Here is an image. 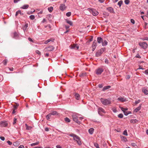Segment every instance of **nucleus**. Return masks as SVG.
I'll use <instances>...</instances> for the list:
<instances>
[{
	"instance_id": "1",
	"label": "nucleus",
	"mask_w": 148,
	"mask_h": 148,
	"mask_svg": "<svg viewBox=\"0 0 148 148\" xmlns=\"http://www.w3.org/2000/svg\"><path fill=\"white\" fill-rule=\"evenodd\" d=\"M69 136L73 137V140L76 141L79 145H82V143L81 141V138L79 136L73 133L70 134Z\"/></svg>"
},
{
	"instance_id": "2",
	"label": "nucleus",
	"mask_w": 148,
	"mask_h": 148,
	"mask_svg": "<svg viewBox=\"0 0 148 148\" xmlns=\"http://www.w3.org/2000/svg\"><path fill=\"white\" fill-rule=\"evenodd\" d=\"M100 101L105 106L110 104L111 102L110 100L104 98H101Z\"/></svg>"
},
{
	"instance_id": "3",
	"label": "nucleus",
	"mask_w": 148,
	"mask_h": 148,
	"mask_svg": "<svg viewBox=\"0 0 148 148\" xmlns=\"http://www.w3.org/2000/svg\"><path fill=\"white\" fill-rule=\"evenodd\" d=\"M72 117L74 121L77 123L79 124L80 123V121L79 120V116H77V114L75 113L72 114Z\"/></svg>"
},
{
	"instance_id": "4",
	"label": "nucleus",
	"mask_w": 148,
	"mask_h": 148,
	"mask_svg": "<svg viewBox=\"0 0 148 148\" xmlns=\"http://www.w3.org/2000/svg\"><path fill=\"white\" fill-rule=\"evenodd\" d=\"M105 50V48H101L99 50H98L96 53L95 56L96 57H99L100 56L101 54Z\"/></svg>"
},
{
	"instance_id": "5",
	"label": "nucleus",
	"mask_w": 148,
	"mask_h": 148,
	"mask_svg": "<svg viewBox=\"0 0 148 148\" xmlns=\"http://www.w3.org/2000/svg\"><path fill=\"white\" fill-rule=\"evenodd\" d=\"M104 69L101 67L98 68L95 70V73L97 75H101Z\"/></svg>"
},
{
	"instance_id": "6",
	"label": "nucleus",
	"mask_w": 148,
	"mask_h": 148,
	"mask_svg": "<svg viewBox=\"0 0 148 148\" xmlns=\"http://www.w3.org/2000/svg\"><path fill=\"white\" fill-rule=\"evenodd\" d=\"M54 49L53 47L50 46L45 48L44 49V50L45 52L51 51H53Z\"/></svg>"
},
{
	"instance_id": "7",
	"label": "nucleus",
	"mask_w": 148,
	"mask_h": 148,
	"mask_svg": "<svg viewBox=\"0 0 148 148\" xmlns=\"http://www.w3.org/2000/svg\"><path fill=\"white\" fill-rule=\"evenodd\" d=\"M90 13L94 16L97 15L99 14L98 12L95 10L94 9H90L89 10Z\"/></svg>"
},
{
	"instance_id": "8",
	"label": "nucleus",
	"mask_w": 148,
	"mask_h": 148,
	"mask_svg": "<svg viewBox=\"0 0 148 148\" xmlns=\"http://www.w3.org/2000/svg\"><path fill=\"white\" fill-rule=\"evenodd\" d=\"M139 45L142 48L144 49H146L147 46V43L145 42H140Z\"/></svg>"
},
{
	"instance_id": "9",
	"label": "nucleus",
	"mask_w": 148,
	"mask_h": 148,
	"mask_svg": "<svg viewBox=\"0 0 148 148\" xmlns=\"http://www.w3.org/2000/svg\"><path fill=\"white\" fill-rule=\"evenodd\" d=\"M12 37L16 39H19V35L18 33L15 32L12 34Z\"/></svg>"
},
{
	"instance_id": "10",
	"label": "nucleus",
	"mask_w": 148,
	"mask_h": 148,
	"mask_svg": "<svg viewBox=\"0 0 148 148\" xmlns=\"http://www.w3.org/2000/svg\"><path fill=\"white\" fill-rule=\"evenodd\" d=\"M98 112L100 115H102V113H105L106 112L103 109L101 108H99L98 109Z\"/></svg>"
},
{
	"instance_id": "11",
	"label": "nucleus",
	"mask_w": 148,
	"mask_h": 148,
	"mask_svg": "<svg viewBox=\"0 0 148 148\" xmlns=\"http://www.w3.org/2000/svg\"><path fill=\"white\" fill-rule=\"evenodd\" d=\"M8 125L6 121H3L0 122V125L1 127H6Z\"/></svg>"
},
{
	"instance_id": "12",
	"label": "nucleus",
	"mask_w": 148,
	"mask_h": 148,
	"mask_svg": "<svg viewBox=\"0 0 148 148\" xmlns=\"http://www.w3.org/2000/svg\"><path fill=\"white\" fill-rule=\"evenodd\" d=\"M117 100L122 102H125L127 101L126 99L124 98V97H122L121 96L119 97L118 98Z\"/></svg>"
},
{
	"instance_id": "13",
	"label": "nucleus",
	"mask_w": 148,
	"mask_h": 148,
	"mask_svg": "<svg viewBox=\"0 0 148 148\" xmlns=\"http://www.w3.org/2000/svg\"><path fill=\"white\" fill-rule=\"evenodd\" d=\"M107 10L110 13H114V12L113 8L111 7H109L107 8Z\"/></svg>"
},
{
	"instance_id": "14",
	"label": "nucleus",
	"mask_w": 148,
	"mask_h": 148,
	"mask_svg": "<svg viewBox=\"0 0 148 148\" xmlns=\"http://www.w3.org/2000/svg\"><path fill=\"white\" fill-rule=\"evenodd\" d=\"M71 49H78L79 47L77 44H74L73 45H71Z\"/></svg>"
},
{
	"instance_id": "15",
	"label": "nucleus",
	"mask_w": 148,
	"mask_h": 148,
	"mask_svg": "<svg viewBox=\"0 0 148 148\" xmlns=\"http://www.w3.org/2000/svg\"><path fill=\"white\" fill-rule=\"evenodd\" d=\"M60 9L62 11H63L66 8V6L65 5L61 4L60 5Z\"/></svg>"
},
{
	"instance_id": "16",
	"label": "nucleus",
	"mask_w": 148,
	"mask_h": 148,
	"mask_svg": "<svg viewBox=\"0 0 148 148\" xmlns=\"http://www.w3.org/2000/svg\"><path fill=\"white\" fill-rule=\"evenodd\" d=\"M141 104H140L139 105V106L136 108L134 110V112H137L138 111H139L141 108Z\"/></svg>"
},
{
	"instance_id": "17",
	"label": "nucleus",
	"mask_w": 148,
	"mask_h": 148,
	"mask_svg": "<svg viewBox=\"0 0 148 148\" xmlns=\"http://www.w3.org/2000/svg\"><path fill=\"white\" fill-rule=\"evenodd\" d=\"M97 41L99 43H100L103 41V39L101 37H98L97 38Z\"/></svg>"
},
{
	"instance_id": "18",
	"label": "nucleus",
	"mask_w": 148,
	"mask_h": 148,
	"mask_svg": "<svg viewBox=\"0 0 148 148\" xmlns=\"http://www.w3.org/2000/svg\"><path fill=\"white\" fill-rule=\"evenodd\" d=\"M29 7V5L28 4H26L23 5L22 7L21 8L24 9H27Z\"/></svg>"
},
{
	"instance_id": "19",
	"label": "nucleus",
	"mask_w": 148,
	"mask_h": 148,
	"mask_svg": "<svg viewBox=\"0 0 148 148\" xmlns=\"http://www.w3.org/2000/svg\"><path fill=\"white\" fill-rule=\"evenodd\" d=\"M138 120L136 119H132L130 120V122L131 123H134L138 122Z\"/></svg>"
},
{
	"instance_id": "20",
	"label": "nucleus",
	"mask_w": 148,
	"mask_h": 148,
	"mask_svg": "<svg viewBox=\"0 0 148 148\" xmlns=\"http://www.w3.org/2000/svg\"><path fill=\"white\" fill-rule=\"evenodd\" d=\"M94 129L93 128H91L88 130L89 133L90 134H92L93 133Z\"/></svg>"
},
{
	"instance_id": "21",
	"label": "nucleus",
	"mask_w": 148,
	"mask_h": 148,
	"mask_svg": "<svg viewBox=\"0 0 148 148\" xmlns=\"http://www.w3.org/2000/svg\"><path fill=\"white\" fill-rule=\"evenodd\" d=\"M102 44L103 46H106L108 44V42L106 40L103 41L102 42Z\"/></svg>"
},
{
	"instance_id": "22",
	"label": "nucleus",
	"mask_w": 148,
	"mask_h": 148,
	"mask_svg": "<svg viewBox=\"0 0 148 148\" xmlns=\"http://www.w3.org/2000/svg\"><path fill=\"white\" fill-rule=\"evenodd\" d=\"M110 86H104L102 89V90L104 91L106 90L107 89H108L110 88Z\"/></svg>"
},
{
	"instance_id": "23",
	"label": "nucleus",
	"mask_w": 148,
	"mask_h": 148,
	"mask_svg": "<svg viewBox=\"0 0 148 148\" xmlns=\"http://www.w3.org/2000/svg\"><path fill=\"white\" fill-rule=\"evenodd\" d=\"M19 14L21 15H23V13H22L21 10H19L18 11L16 12L15 14L16 16Z\"/></svg>"
},
{
	"instance_id": "24",
	"label": "nucleus",
	"mask_w": 148,
	"mask_h": 148,
	"mask_svg": "<svg viewBox=\"0 0 148 148\" xmlns=\"http://www.w3.org/2000/svg\"><path fill=\"white\" fill-rule=\"evenodd\" d=\"M50 113L51 114V115H58V114L57 112L55 111H51V112Z\"/></svg>"
},
{
	"instance_id": "25",
	"label": "nucleus",
	"mask_w": 148,
	"mask_h": 148,
	"mask_svg": "<svg viewBox=\"0 0 148 148\" xmlns=\"http://www.w3.org/2000/svg\"><path fill=\"white\" fill-rule=\"evenodd\" d=\"M75 98L77 100H79L80 98V95L77 93H76L75 95Z\"/></svg>"
},
{
	"instance_id": "26",
	"label": "nucleus",
	"mask_w": 148,
	"mask_h": 148,
	"mask_svg": "<svg viewBox=\"0 0 148 148\" xmlns=\"http://www.w3.org/2000/svg\"><path fill=\"white\" fill-rule=\"evenodd\" d=\"M79 76L82 77H84L86 76V73H82L79 74Z\"/></svg>"
},
{
	"instance_id": "27",
	"label": "nucleus",
	"mask_w": 148,
	"mask_h": 148,
	"mask_svg": "<svg viewBox=\"0 0 148 148\" xmlns=\"http://www.w3.org/2000/svg\"><path fill=\"white\" fill-rule=\"evenodd\" d=\"M51 114L50 113L49 114H48L46 116V118L47 120H49V119H50L51 116Z\"/></svg>"
},
{
	"instance_id": "28",
	"label": "nucleus",
	"mask_w": 148,
	"mask_h": 148,
	"mask_svg": "<svg viewBox=\"0 0 148 148\" xmlns=\"http://www.w3.org/2000/svg\"><path fill=\"white\" fill-rule=\"evenodd\" d=\"M143 91L146 95L148 94V90L147 89L144 88L143 89Z\"/></svg>"
},
{
	"instance_id": "29",
	"label": "nucleus",
	"mask_w": 148,
	"mask_h": 148,
	"mask_svg": "<svg viewBox=\"0 0 148 148\" xmlns=\"http://www.w3.org/2000/svg\"><path fill=\"white\" fill-rule=\"evenodd\" d=\"M25 125L26 127V129L27 130H30L32 128V127L28 126L27 124H25Z\"/></svg>"
},
{
	"instance_id": "30",
	"label": "nucleus",
	"mask_w": 148,
	"mask_h": 148,
	"mask_svg": "<svg viewBox=\"0 0 148 148\" xmlns=\"http://www.w3.org/2000/svg\"><path fill=\"white\" fill-rule=\"evenodd\" d=\"M97 46V43L95 42V40L94 41H93L92 47H96Z\"/></svg>"
},
{
	"instance_id": "31",
	"label": "nucleus",
	"mask_w": 148,
	"mask_h": 148,
	"mask_svg": "<svg viewBox=\"0 0 148 148\" xmlns=\"http://www.w3.org/2000/svg\"><path fill=\"white\" fill-rule=\"evenodd\" d=\"M66 23L69 24L70 25H73V23L72 22V21H69L68 20H67L66 19Z\"/></svg>"
},
{
	"instance_id": "32",
	"label": "nucleus",
	"mask_w": 148,
	"mask_h": 148,
	"mask_svg": "<svg viewBox=\"0 0 148 148\" xmlns=\"http://www.w3.org/2000/svg\"><path fill=\"white\" fill-rule=\"evenodd\" d=\"M48 10L50 12H51L53 10V8L52 7H49L48 8Z\"/></svg>"
},
{
	"instance_id": "33",
	"label": "nucleus",
	"mask_w": 148,
	"mask_h": 148,
	"mask_svg": "<svg viewBox=\"0 0 148 148\" xmlns=\"http://www.w3.org/2000/svg\"><path fill=\"white\" fill-rule=\"evenodd\" d=\"M123 3V1L122 0H121L119 1L118 3V5H119L120 7H121V5Z\"/></svg>"
},
{
	"instance_id": "34",
	"label": "nucleus",
	"mask_w": 148,
	"mask_h": 148,
	"mask_svg": "<svg viewBox=\"0 0 148 148\" xmlns=\"http://www.w3.org/2000/svg\"><path fill=\"white\" fill-rule=\"evenodd\" d=\"M39 144V142H37L36 143H32V144H31V146H35V145H38Z\"/></svg>"
},
{
	"instance_id": "35",
	"label": "nucleus",
	"mask_w": 148,
	"mask_h": 148,
	"mask_svg": "<svg viewBox=\"0 0 148 148\" xmlns=\"http://www.w3.org/2000/svg\"><path fill=\"white\" fill-rule=\"evenodd\" d=\"M65 121L67 123L70 122V119L67 117H66L64 119Z\"/></svg>"
},
{
	"instance_id": "36",
	"label": "nucleus",
	"mask_w": 148,
	"mask_h": 148,
	"mask_svg": "<svg viewBox=\"0 0 148 148\" xmlns=\"http://www.w3.org/2000/svg\"><path fill=\"white\" fill-rule=\"evenodd\" d=\"M35 16L34 15H31L29 16V18L31 20H33L35 18Z\"/></svg>"
},
{
	"instance_id": "37",
	"label": "nucleus",
	"mask_w": 148,
	"mask_h": 148,
	"mask_svg": "<svg viewBox=\"0 0 148 148\" xmlns=\"http://www.w3.org/2000/svg\"><path fill=\"white\" fill-rule=\"evenodd\" d=\"M124 2L126 5H127L129 4L130 1L129 0H125Z\"/></svg>"
},
{
	"instance_id": "38",
	"label": "nucleus",
	"mask_w": 148,
	"mask_h": 148,
	"mask_svg": "<svg viewBox=\"0 0 148 148\" xmlns=\"http://www.w3.org/2000/svg\"><path fill=\"white\" fill-rule=\"evenodd\" d=\"M71 15V12H69L67 13L66 14V15L67 16H70Z\"/></svg>"
},
{
	"instance_id": "39",
	"label": "nucleus",
	"mask_w": 148,
	"mask_h": 148,
	"mask_svg": "<svg viewBox=\"0 0 148 148\" xmlns=\"http://www.w3.org/2000/svg\"><path fill=\"white\" fill-rule=\"evenodd\" d=\"M123 134L126 136L127 135V131L126 130H125L124 131L123 133Z\"/></svg>"
},
{
	"instance_id": "40",
	"label": "nucleus",
	"mask_w": 148,
	"mask_h": 148,
	"mask_svg": "<svg viewBox=\"0 0 148 148\" xmlns=\"http://www.w3.org/2000/svg\"><path fill=\"white\" fill-rule=\"evenodd\" d=\"M94 145L96 148H100L99 147L98 144L97 143H94Z\"/></svg>"
},
{
	"instance_id": "41",
	"label": "nucleus",
	"mask_w": 148,
	"mask_h": 148,
	"mask_svg": "<svg viewBox=\"0 0 148 148\" xmlns=\"http://www.w3.org/2000/svg\"><path fill=\"white\" fill-rule=\"evenodd\" d=\"M3 64L4 65H6L8 62V60H4L3 61Z\"/></svg>"
},
{
	"instance_id": "42",
	"label": "nucleus",
	"mask_w": 148,
	"mask_h": 148,
	"mask_svg": "<svg viewBox=\"0 0 148 148\" xmlns=\"http://www.w3.org/2000/svg\"><path fill=\"white\" fill-rule=\"evenodd\" d=\"M118 116L120 118H122L123 117V115L122 114H120L118 115Z\"/></svg>"
},
{
	"instance_id": "43",
	"label": "nucleus",
	"mask_w": 148,
	"mask_h": 148,
	"mask_svg": "<svg viewBox=\"0 0 148 148\" xmlns=\"http://www.w3.org/2000/svg\"><path fill=\"white\" fill-rule=\"evenodd\" d=\"M17 121V119L16 118H14V121L13 123V125L15 124L16 122Z\"/></svg>"
},
{
	"instance_id": "44",
	"label": "nucleus",
	"mask_w": 148,
	"mask_h": 148,
	"mask_svg": "<svg viewBox=\"0 0 148 148\" xmlns=\"http://www.w3.org/2000/svg\"><path fill=\"white\" fill-rule=\"evenodd\" d=\"M140 102V99L138 100L137 101H135V104H137L138 103H139Z\"/></svg>"
},
{
	"instance_id": "45",
	"label": "nucleus",
	"mask_w": 148,
	"mask_h": 148,
	"mask_svg": "<svg viewBox=\"0 0 148 148\" xmlns=\"http://www.w3.org/2000/svg\"><path fill=\"white\" fill-rule=\"evenodd\" d=\"M51 40L50 39H48L45 42V44H47V43L51 41Z\"/></svg>"
},
{
	"instance_id": "46",
	"label": "nucleus",
	"mask_w": 148,
	"mask_h": 148,
	"mask_svg": "<svg viewBox=\"0 0 148 148\" xmlns=\"http://www.w3.org/2000/svg\"><path fill=\"white\" fill-rule=\"evenodd\" d=\"M105 62L107 64H108L109 63V61L107 59H106L105 60Z\"/></svg>"
},
{
	"instance_id": "47",
	"label": "nucleus",
	"mask_w": 148,
	"mask_h": 148,
	"mask_svg": "<svg viewBox=\"0 0 148 148\" xmlns=\"http://www.w3.org/2000/svg\"><path fill=\"white\" fill-rule=\"evenodd\" d=\"M131 145L133 147H134L135 146H137L136 144L134 143H131Z\"/></svg>"
},
{
	"instance_id": "48",
	"label": "nucleus",
	"mask_w": 148,
	"mask_h": 148,
	"mask_svg": "<svg viewBox=\"0 0 148 148\" xmlns=\"http://www.w3.org/2000/svg\"><path fill=\"white\" fill-rule=\"evenodd\" d=\"M13 144L15 146H17L18 145V143L16 142H14L13 143Z\"/></svg>"
},
{
	"instance_id": "49",
	"label": "nucleus",
	"mask_w": 148,
	"mask_h": 148,
	"mask_svg": "<svg viewBox=\"0 0 148 148\" xmlns=\"http://www.w3.org/2000/svg\"><path fill=\"white\" fill-rule=\"evenodd\" d=\"M103 86V84H99L98 86L100 88H102Z\"/></svg>"
},
{
	"instance_id": "50",
	"label": "nucleus",
	"mask_w": 148,
	"mask_h": 148,
	"mask_svg": "<svg viewBox=\"0 0 148 148\" xmlns=\"http://www.w3.org/2000/svg\"><path fill=\"white\" fill-rule=\"evenodd\" d=\"M36 53L37 54H38L39 55H40V54H41V53L40 52L38 51V50H36Z\"/></svg>"
},
{
	"instance_id": "51",
	"label": "nucleus",
	"mask_w": 148,
	"mask_h": 148,
	"mask_svg": "<svg viewBox=\"0 0 148 148\" xmlns=\"http://www.w3.org/2000/svg\"><path fill=\"white\" fill-rule=\"evenodd\" d=\"M112 111L114 112H117V110L115 108H113L112 109Z\"/></svg>"
},
{
	"instance_id": "52",
	"label": "nucleus",
	"mask_w": 148,
	"mask_h": 148,
	"mask_svg": "<svg viewBox=\"0 0 148 148\" xmlns=\"http://www.w3.org/2000/svg\"><path fill=\"white\" fill-rule=\"evenodd\" d=\"M130 76L129 75H127L126 76V79H129L130 78Z\"/></svg>"
},
{
	"instance_id": "53",
	"label": "nucleus",
	"mask_w": 148,
	"mask_h": 148,
	"mask_svg": "<svg viewBox=\"0 0 148 148\" xmlns=\"http://www.w3.org/2000/svg\"><path fill=\"white\" fill-rule=\"evenodd\" d=\"M131 22L133 23V24H134L135 23V21L133 19H131Z\"/></svg>"
},
{
	"instance_id": "54",
	"label": "nucleus",
	"mask_w": 148,
	"mask_h": 148,
	"mask_svg": "<svg viewBox=\"0 0 148 148\" xmlns=\"http://www.w3.org/2000/svg\"><path fill=\"white\" fill-rule=\"evenodd\" d=\"M0 139L1 140H2L3 141H4L5 140V138L4 137H3V136H1V137H0Z\"/></svg>"
},
{
	"instance_id": "55",
	"label": "nucleus",
	"mask_w": 148,
	"mask_h": 148,
	"mask_svg": "<svg viewBox=\"0 0 148 148\" xmlns=\"http://www.w3.org/2000/svg\"><path fill=\"white\" fill-rule=\"evenodd\" d=\"M7 143L10 145H11L12 144V143L9 140L8 141Z\"/></svg>"
},
{
	"instance_id": "56",
	"label": "nucleus",
	"mask_w": 148,
	"mask_h": 148,
	"mask_svg": "<svg viewBox=\"0 0 148 148\" xmlns=\"http://www.w3.org/2000/svg\"><path fill=\"white\" fill-rule=\"evenodd\" d=\"M136 57L138 58H140L141 57L140 56V55L138 54H137L136 55Z\"/></svg>"
},
{
	"instance_id": "57",
	"label": "nucleus",
	"mask_w": 148,
	"mask_h": 148,
	"mask_svg": "<svg viewBox=\"0 0 148 148\" xmlns=\"http://www.w3.org/2000/svg\"><path fill=\"white\" fill-rule=\"evenodd\" d=\"M124 115H125V116H127L128 114L127 111H125V112H124Z\"/></svg>"
},
{
	"instance_id": "58",
	"label": "nucleus",
	"mask_w": 148,
	"mask_h": 148,
	"mask_svg": "<svg viewBox=\"0 0 148 148\" xmlns=\"http://www.w3.org/2000/svg\"><path fill=\"white\" fill-rule=\"evenodd\" d=\"M19 105L18 104H16V106H14V108L15 109H16L17 108V107Z\"/></svg>"
},
{
	"instance_id": "59",
	"label": "nucleus",
	"mask_w": 148,
	"mask_h": 148,
	"mask_svg": "<svg viewBox=\"0 0 148 148\" xmlns=\"http://www.w3.org/2000/svg\"><path fill=\"white\" fill-rule=\"evenodd\" d=\"M28 40L29 41L32 42H33V41L29 37L28 38Z\"/></svg>"
},
{
	"instance_id": "60",
	"label": "nucleus",
	"mask_w": 148,
	"mask_h": 148,
	"mask_svg": "<svg viewBox=\"0 0 148 148\" xmlns=\"http://www.w3.org/2000/svg\"><path fill=\"white\" fill-rule=\"evenodd\" d=\"M121 110L123 112H125V108H123L121 107Z\"/></svg>"
},
{
	"instance_id": "61",
	"label": "nucleus",
	"mask_w": 148,
	"mask_h": 148,
	"mask_svg": "<svg viewBox=\"0 0 148 148\" xmlns=\"http://www.w3.org/2000/svg\"><path fill=\"white\" fill-rule=\"evenodd\" d=\"M44 55L45 57H48L49 56V53H45Z\"/></svg>"
},
{
	"instance_id": "62",
	"label": "nucleus",
	"mask_w": 148,
	"mask_h": 148,
	"mask_svg": "<svg viewBox=\"0 0 148 148\" xmlns=\"http://www.w3.org/2000/svg\"><path fill=\"white\" fill-rule=\"evenodd\" d=\"M56 147L57 148H62V147L60 145H57L56 146Z\"/></svg>"
},
{
	"instance_id": "63",
	"label": "nucleus",
	"mask_w": 148,
	"mask_h": 148,
	"mask_svg": "<svg viewBox=\"0 0 148 148\" xmlns=\"http://www.w3.org/2000/svg\"><path fill=\"white\" fill-rule=\"evenodd\" d=\"M18 148H24V147L23 145H21Z\"/></svg>"
},
{
	"instance_id": "64",
	"label": "nucleus",
	"mask_w": 148,
	"mask_h": 148,
	"mask_svg": "<svg viewBox=\"0 0 148 148\" xmlns=\"http://www.w3.org/2000/svg\"><path fill=\"white\" fill-rule=\"evenodd\" d=\"M145 73L146 74H148V69H147L145 71Z\"/></svg>"
}]
</instances>
